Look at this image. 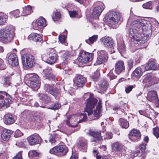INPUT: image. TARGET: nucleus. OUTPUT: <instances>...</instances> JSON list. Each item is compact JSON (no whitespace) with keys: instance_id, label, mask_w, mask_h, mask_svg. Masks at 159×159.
<instances>
[{"instance_id":"603ef678","label":"nucleus","mask_w":159,"mask_h":159,"mask_svg":"<svg viewBox=\"0 0 159 159\" xmlns=\"http://www.w3.org/2000/svg\"><path fill=\"white\" fill-rule=\"evenodd\" d=\"M23 134V133L19 130H17L15 133L14 136L15 138H18L22 136Z\"/></svg>"},{"instance_id":"f8f14e48","label":"nucleus","mask_w":159,"mask_h":159,"mask_svg":"<svg viewBox=\"0 0 159 159\" xmlns=\"http://www.w3.org/2000/svg\"><path fill=\"white\" fill-rule=\"evenodd\" d=\"M86 134L89 135L93 137L91 140V142H96L102 139V136H101L100 131L96 130L93 131L90 129Z\"/></svg>"},{"instance_id":"f03ea898","label":"nucleus","mask_w":159,"mask_h":159,"mask_svg":"<svg viewBox=\"0 0 159 159\" xmlns=\"http://www.w3.org/2000/svg\"><path fill=\"white\" fill-rule=\"evenodd\" d=\"M136 22L133 24V28L130 29L129 36L133 41L136 42L137 43L143 44L145 42V39L143 37V34H145L143 29L145 26L140 21Z\"/></svg>"},{"instance_id":"473e14b6","label":"nucleus","mask_w":159,"mask_h":159,"mask_svg":"<svg viewBox=\"0 0 159 159\" xmlns=\"http://www.w3.org/2000/svg\"><path fill=\"white\" fill-rule=\"evenodd\" d=\"M119 122L120 125L123 128L127 129L129 126V124L127 121L124 119H120Z\"/></svg>"},{"instance_id":"13d9d810","label":"nucleus","mask_w":159,"mask_h":159,"mask_svg":"<svg viewBox=\"0 0 159 159\" xmlns=\"http://www.w3.org/2000/svg\"><path fill=\"white\" fill-rule=\"evenodd\" d=\"M147 144L145 143L141 144L139 146V148L141 150L142 152L144 151L146 149V146Z\"/></svg>"},{"instance_id":"052dcab7","label":"nucleus","mask_w":159,"mask_h":159,"mask_svg":"<svg viewBox=\"0 0 159 159\" xmlns=\"http://www.w3.org/2000/svg\"><path fill=\"white\" fill-rule=\"evenodd\" d=\"M70 159H78V156L75 152H72V155Z\"/></svg>"},{"instance_id":"338daca9","label":"nucleus","mask_w":159,"mask_h":159,"mask_svg":"<svg viewBox=\"0 0 159 159\" xmlns=\"http://www.w3.org/2000/svg\"><path fill=\"white\" fill-rule=\"evenodd\" d=\"M24 141H20L18 143V146H19L20 147H22L23 146H24L25 144H24Z\"/></svg>"},{"instance_id":"e2e57ef3","label":"nucleus","mask_w":159,"mask_h":159,"mask_svg":"<svg viewBox=\"0 0 159 159\" xmlns=\"http://www.w3.org/2000/svg\"><path fill=\"white\" fill-rule=\"evenodd\" d=\"M140 151L139 150H137L135 152H132L131 153V155L133 157H135L138 156V153H140Z\"/></svg>"},{"instance_id":"774afa93","label":"nucleus","mask_w":159,"mask_h":159,"mask_svg":"<svg viewBox=\"0 0 159 159\" xmlns=\"http://www.w3.org/2000/svg\"><path fill=\"white\" fill-rule=\"evenodd\" d=\"M155 3V2L153 1V2H150V9H152V8H151L150 7H152L154 6V5Z\"/></svg>"},{"instance_id":"680f3d73","label":"nucleus","mask_w":159,"mask_h":159,"mask_svg":"<svg viewBox=\"0 0 159 159\" xmlns=\"http://www.w3.org/2000/svg\"><path fill=\"white\" fill-rule=\"evenodd\" d=\"M143 8L148 9L149 8V2H147L143 4L142 5Z\"/></svg>"},{"instance_id":"c85d7f7f","label":"nucleus","mask_w":159,"mask_h":159,"mask_svg":"<svg viewBox=\"0 0 159 159\" xmlns=\"http://www.w3.org/2000/svg\"><path fill=\"white\" fill-rule=\"evenodd\" d=\"M33 12L32 7L30 5H28L23 8L22 15L24 16H27Z\"/></svg>"},{"instance_id":"6e6d98bb","label":"nucleus","mask_w":159,"mask_h":159,"mask_svg":"<svg viewBox=\"0 0 159 159\" xmlns=\"http://www.w3.org/2000/svg\"><path fill=\"white\" fill-rule=\"evenodd\" d=\"M107 85L108 84L107 83H105L104 84L102 83V84H101V86L100 87V89L103 92L106 91L107 89Z\"/></svg>"},{"instance_id":"c756f323","label":"nucleus","mask_w":159,"mask_h":159,"mask_svg":"<svg viewBox=\"0 0 159 159\" xmlns=\"http://www.w3.org/2000/svg\"><path fill=\"white\" fill-rule=\"evenodd\" d=\"M143 83L144 86V90H147L148 91V88L149 86V75L147 74L144 76L143 80Z\"/></svg>"},{"instance_id":"49530a36","label":"nucleus","mask_w":159,"mask_h":159,"mask_svg":"<svg viewBox=\"0 0 159 159\" xmlns=\"http://www.w3.org/2000/svg\"><path fill=\"white\" fill-rule=\"evenodd\" d=\"M39 118V116L37 113H35L30 116V119L33 121L38 120Z\"/></svg>"},{"instance_id":"bf43d9fd","label":"nucleus","mask_w":159,"mask_h":159,"mask_svg":"<svg viewBox=\"0 0 159 159\" xmlns=\"http://www.w3.org/2000/svg\"><path fill=\"white\" fill-rule=\"evenodd\" d=\"M100 76V73L99 70H97L95 72L93 76V79H97Z\"/></svg>"},{"instance_id":"1a4fd4ad","label":"nucleus","mask_w":159,"mask_h":159,"mask_svg":"<svg viewBox=\"0 0 159 159\" xmlns=\"http://www.w3.org/2000/svg\"><path fill=\"white\" fill-rule=\"evenodd\" d=\"M29 80L30 85L32 89H38L40 87V82L39 77L36 74H30L29 75Z\"/></svg>"},{"instance_id":"5701e85b","label":"nucleus","mask_w":159,"mask_h":159,"mask_svg":"<svg viewBox=\"0 0 159 159\" xmlns=\"http://www.w3.org/2000/svg\"><path fill=\"white\" fill-rule=\"evenodd\" d=\"M115 71L117 74H119L125 69L124 62L119 61L116 62L115 66Z\"/></svg>"},{"instance_id":"09e8293b","label":"nucleus","mask_w":159,"mask_h":159,"mask_svg":"<svg viewBox=\"0 0 159 159\" xmlns=\"http://www.w3.org/2000/svg\"><path fill=\"white\" fill-rule=\"evenodd\" d=\"M86 142L85 141H80L79 143V147L80 148L83 149H86L87 148Z\"/></svg>"},{"instance_id":"412c9836","label":"nucleus","mask_w":159,"mask_h":159,"mask_svg":"<svg viewBox=\"0 0 159 159\" xmlns=\"http://www.w3.org/2000/svg\"><path fill=\"white\" fill-rule=\"evenodd\" d=\"M75 83L79 87H82L86 82V78L82 75L76 76L75 78Z\"/></svg>"},{"instance_id":"39448f33","label":"nucleus","mask_w":159,"mask_h":159,"mask_svg":"<svg viewBox=\"0 0 159 159\" xmlns=\"http://www.w3.org/2000/svg\"><path fill=\"white\" fill-rule=\"evenodd\" d=\"M11 98L5 92H0V110L2 111L9 107L11 103Z\"/></svg>"},{"instance_id":"864d4df0","label":"nucleus","mask_w":159,"mask_h":159,"mask_svg":"<svg viewBox=\"0 0 159 159\" xmlns=\"http://www.w3.org/2000/svg\"><path fill=\"white\" fill-rule=\"evenodd\" d=\"M134 88V86L133 85H129L125 87V91L127 93L130 92Z\"/></svg>"},{"instance_id":"7c9ffc66","label":"nucleus","mask_w":159,"mask_h":159,"mask_svg":"<svg viewBox=\"0 0 159 159\" xmlns=\"http://www.w3.org/2000/svg\"><path fill=\"white\" fill-rule=\"evenodd\" d=\"M151 20V22L150 23L151 29L152 34L157 29V25H158L159 23L157 21L152 18H151V20Z\"/></svg>"},{"instance_id":"6ab92c4d","label":"nucleus","mask_w":159,"mask_h":159,"mask_svg":"<svg viewBox=\"0 0 159 159\" xmlns=\"http://www.w3.org/2000/svg\"><path fill=\"white\" fill-rule=\"evenodd\" d=\"M12 133V131L3 128L1 130V138L4 141H8Z\"/></svg>"},{"instance_id":"2eb2a0df","label":"nucleus","mask_w":159,"mask_h":159,"mask_svg":"<svg viewBox=\"0 0 159 159\" xmlns=\"http://www.w3.org/2000/svg\"><path fill=\"white\" fill-rule=\"evenodd\" d=\"M150 102H151V105L155 107H159V101L157 93L154 90L150 91Z\"/></svg>"},{"instance_id":"69168bd1","label":"nucleus","mask_w":159,"mask_h":159,"mask_svg":"<svg viewBox=\"0 0 159 159\" xmlns=\"http://www.w3.org/2000/svg\"><path fill=\"white\" fill-rule=\"evenodd\" d=\"M97 159H108L107 157L106 156H103L101 157L99 156H97Z\"/></svg>"},{"instance_id":"bb28decb","label":"nucleus","mask_w":159,"mask_h":159,"mask_svg":"<svg viewBox=\"0 0 159 159\" xmlns=\"http://www.w3.org/2000/svg\"><path fill=\"white\" fill-rule=\"evenodd\" d=\"M112 147V149L116 151H120L125 148L124 146L118 142L114 143Z\"/></svg>"},{"instance_id":"a18cd8bd","label":"nucleus","mask_w":159,"mask_h":159,"mask_svg":"<svg viewBox=\"0 0 159 159\" xmlns=\"http://www.w3.org/2000/svg\"><path fill=\"white\" fill-rule=\"evenodd\" d=\"M134 65V61L132 59L128 60L127 62V68L129 70H130L133 67Z\"/></svg>"},{"instance_id":"6e6552de","label":"nucleus","mask_w":159,"mask_h":159,"mask_svg":"<svg viewBox=\"0 0 159 159\" xmlns=\"http://www.w3.org/2000/svg\"><path fill=\"white\" fill-rule=\"evenodd\" d=\"M108 58V54L106 51L102 50L98 51V57L94 65H98L104 63L107 61Z\"/></svg>"},{"instance_id":"8fccbe9b","label":"nucleus","mask_w":159,"mask_h":159,"mask_svg":"<svg viewBox=\"0 0 159 159\" xmlns=\"http://www.w3.org/2000/svg\"><path fill=\"white\" fill-rule=\"evenodd\" d=\"M113 70H111L109 73L107 74V76L109 77L110 80L115 79L116 77L113 73Z\"/></svg>"},{"instance_id":"0eeeda50","label":"nucleus","mask_w":159,"mask_h":159,"mask_svg":"<svg viewBox=\"0 0 159 159\" xmlns=\"http://www.w3.org/2000/svg\"><path fill=\"white\" fill-rule=\"evenodd\" d=\"M21 62L24 66L29 68L32 67L35 63L34 57L29 54L21 56Z\"/></svg>"},{"instance_id":"7ed1b4c3","label":"nucleus","mask_w":159,"mask_h":159,"mask_svg":"<svg viewBox=\"0 0 159 159\" xmlns=\"http://www.w3.org/2000/svg\"><path fill=\"white\" fill-rule=\"evenodd\" d=\"M15 28L10 25L0 30V39L3 43H8L13 39L15 35Z\"/></svg>"},{"instance_id":"a878e982","label":"nucleus","mask_w":159,"mask_h":159,"mask_svg":"<svg viewBox=\"0 0 159 159\" xmlns=\"http://www.w3.org/2000/svg\"><path fill=\"white\" fill-rule=\"evenodd\" d=\"M28 39L36 42H40L42 38L40 34L37 33H32L28 36Z\"/></svg>"},{"instance_id":"58836bf2","label":"nucleus","mask_w":159,"mask_h":159,"mask_svg":"<svg viewBox=\"0 0 159 159\" xmlns=\"http://www.w3.org/2000/svg\"><path fill=\"white\" fill-rule=\"evenodd\" d=\"M57 135L55 133H53L52 134H51L49 138V142L52 144H54L56 142V139L57 138Z\"/></svg>"},{"instance_id":"4d7b16f0","label":"nucleus","mask_w":159,"mask_h":159,"mask_svg":"<svg viewBox=\"0 0 159 159\" xmlns=\"http://www.w3.org/2000/svg\"><path fill=\"white\" fill-rule=\"evenodd\" d=\"M21 152H20L12 158V159H23L22 156Z\"/></svg>"},{"instance_id":"f3484780","label":"nucleus","mask_w":159,"mask_h":159,"mask_svg":"<svg viewBox=\"0 0 159 159\" xmlns=\"http://www.w3.org/2000/svg\"><path fill=\"white\" fill-rule=\"evenodd\" d=\"M100 41L105 47L111 48H113L115 44L112 39L109 37H103L100 39Z\"/></svg>"},{"instance_id":"4468645a","label":"nucleus","mask_w":159,"mask_h":159,"mask_svg":"<svg viewBox=\"0 0 159 159\" xmlns=\"http://www.w3.org/2000/svg\"><path fill=\"white\" fill-rule=\"evenodd\" d=\"M141 137L140 132L139 130L135 129H132L129 135V139L133 142L139 141L140 140Z\"/></svg>"},{"instance_id":"20e7f679","label":"nucleus","mask_w":159,"mask_h":159,"mask_svg":"<svg viewBox=\"0 0 159 159\" xmlns=\"http://www.w3.org/2000/svg\"><path fill=\"white\" fill-rule=\"evenodd\" d=\"M120 19L119 13L113 11H109L106 14L105 19L106 22L113 28H116Z\"/></svg>"},{"instance_id":"f257e3e1","label":"nucleus","mask_w":159,"mask_h":159,"mask_svg":"<svg viewBox=\"0 0 159 159\" xmlns=\"http://www.w3.org/2000/svg\"><path fill=\"white\" fill-rule=\"evenodd\" d=\"M86 102V107L84 111V113L79 115L78 117H79V120L77 123H81L86 120L87 116L85 112L87 113L88 116L94 117L92 118V120L96 119L101 116V100H99L97 106V100L93 97V94H91L89 98L87 99Z\"/></svg>"},{"instance_id":"ea45409f","label":"nucleus","mask_w":159,"mask_h":159,"mask_svg":"<svg viewBox=\"0 0 159 159\" xmlns=\"http://www.w3.org/2000/svg\"><path fill=\"white\" fill-rule=\"evenodd\" d=\"M157 69V65L156 63L153 61H150V70H155Z\"/></svg>"},{"instance_id":"0e129e2a","label":"nucleus","mask_w":159,"mask_h":159,"mask_svg":"<svg viewBox=\"0 0 159 159\" xmlns=\"http://www.w3.org/2000/svg\"><path fill=\"white\" fill-rule=\"evenodd\" d=\"M32 155L34 156H37L39 155V154L36 151L33 150L30 152Z\"/></svg>"},{"instance_id":"c9c22d12","label":"nucleus","mask_w":159,"mask_h":159,"mask_svg":"<svg viewBox=\"0 0 159 159\" xmlns=\"http://www.w3.org/2000/svg\"><path fill=\"white\" fill-rule=\"evenodd\" d=\"M69 13L70 16L71 18H80L81 17L80 14L79 12L77 13L75 11H70L69 12Z\"/></svg>"},{"instance_id":"4c0bfd02","label":"nucleus","mask_w":159,"mask_h":159,"mask_svg":"<svg viewBox=\"0 0 159 159\" xmlns=\"http://www.w3.org/2000/svg\"><path fill=\"white\" fill-rule=\"evenodd\" d=\"M159 80L156 77L153 76H150V84L151 85L157 84L158 83Z\"/></svg>"},{"instance_id":"f704fd0d","label":"nucleus","mask_w":159,"mask_h":159,"mask_svg":"<svg viewBox=\"0 0 159 159\" xmlns=\"http://www.w3.org/2000/svg\"><path fill=\"white\" fill-rule=\"evenodd\" d=\"M98 38V36L97 35H93L89 38L88 39L86 40L85 42L86 43L89 44L90 43H93L96 41Z\"/></svg>"},{"instance_id":"72a5a7b5","label":"nucleus","mask_w":159,"mask_h":159,"mask_svg":"<svg viewBox=\"0 0 159 159\" xmlns=\"http://www.w3.org/2000/svg\"><path fill=\"white\" fill-rule=\"evenodd\" d=\"M118 49L121 54L125 52L126 49L124 42H121L119 44L118 43Z\"/></svg>"},{"instance_id":"4be33fe9","label":"nucleus","mask_w":159,"mask_h":159,"mask_svg":"<svg viewBox=\"0 0 159 159\" xmlns=\"http://www.w3.org/2000/svg\"><path fill=\"white\" fill-rule=\"evenodd\" d=\"M52 73L51 69L50 67H48L43 70V75L45 79L54 80L55 79V76L52 75Z\"/></svg>"},{"instance_id":"9d476101","label":"nucleus","mask_w":159,"mask_h":159,"mask_svg":"<svg viewBox=\"0 0 159 159\" xmlns=\"http://www.w3.org/2000/svg\"><path fill=\"white\" fill-rule=\"evenodd\" d=\"M93 54L84 51L80 52L78 58V61L83 63H86L93 59Z\"/></svg>"},{"instance_id":"a211bd4d","label":"nucleus","mask_w":159,"mask_h":159,"mask_svg":"<svg viewBox=\"0 0 159 159\" xmlns=\"http://www.w3.org/2000/svg\"><path fill=\"white\" fill-rule=\"evenodd\" d=\"M105 7V6L103 4L101 5L95 7L91 15L92 18L94 19L98 18Z\"/></svg>"},{"instance_id":"e433bc0d","label":"nucleus","mask_w":159,"mask_h":159,"mask_svg":"<svg viewBox=\"0 0 159 159\" xmlns=\"http://www.w3.org/2000/svg\"><path fill=\"white\" fill-rule=\"evenodd\" d=\"M2 83L3 84L4 87H8L10 84V77H4L3 80L2 81Z\"/></svg>"},{"instance_id":"2f4dec72","label":"nucleus","mask_w":159,"mask_h":159,"mask_svg":"<svg viewBox=\"0 0 159 159\" xmlns=\"http://www.w3.org/2000/svg\"><path fill=\"white\" fill-rule=\"evenodd\" d=\"M142 69L140 67L137 68L133 72V75L136 78L140 77L142 75Z\"/></svg>"},{"instance_id":"cd10ccee","label":"nucleus","mask_w":159,"mask_h":159,"mask_svg":"<svg viewBox=\"0 0 159 159\" xmlns=\"http://www.w3.org/2000/svg\"><path fill=\"white\" fill-rule=\"evenodd\" d=\"M38 96L39 99L42 100L43 103L47 104L51 101L50 98L44 94L40 93L39 94Z\"/></svg>"},{"instance_id":"3c124183","label":"nucleus","mask_w":159,"mask_h":159,"mask_svg":"<svg viewBox=\"0 0 159 159\" xmlns=\"http://www.w3.org/2000/svg\"><path fill=\"white\" fill-rule=\"evenodd\" d=\"M153 134L157 138H159V128L158 127L153 128Z\"/></svg>"},{"instance_id":"a19ab883","label":"nucleus","mask_w":159,"mask_h":159,"mask_svg":"<svg viewBox=\"0 0 159 159\" xmlns=\"http://www.w3.org/2000/svg\"><path fill=\"white\" fill-rule=\"evenodd\" d=\"M61 18V15L58 12H54L52 16V19L54 21L59 20Z\"/></svg>"},{"instance_id":"5fc2aeb1","label":"nucleus","mask_w":159,"mask_h":159,"mask_svg":"<svg viewBox=\"0 0 159 159\" xmlns=\"http://www.w3.org/2000/svg\"><path fill=\"white\" fill-rule=\"evenodd\" d=\"M66 37L65 35H63L59 36V41L62 43L63 44L65 43Z\"/></svg>"},{"instance_id":"b1692460","label":"nucleus","mask_w":159,"mask_h":159,"mask_svg":"<svg viewBox=\"0 0 159 159\" xmlns=\"http://www.w3.org/2000/svg\"><path fill=\"white\" fill-rule=\"evenodd\" d=\"M46 20L44 18L41 17L38 19L35 22L36 28L41 29L46 26Z\"/></svg>"},{"instance_id":"de8ad7c7","label":"nucleus","mask_w":159,"mask_h":159,"mask_svg":"<svg viewBox=\"0 0 159 159\" xmlns=\"http://www.w3.org/2000/svg\"><path fill=\"white\" fill-rule=\"evenodd\" d=\"M61 107L60 104L57 102L52 104L49 107V108L53 110H56L58 109Z\"/></svg>"},{"instance_id":"dca6fc26","label":"nucleus","mask_w":159,"mask_h":159,"mask_svg":"<svg viewBox=\"0 0 159 159\" xmlns=\"http://www.w3.org/2000/svg\"><path fill=\"white\" fill-rule=\"evenodd\" d=\"M27 139L29 144L30 145H34L39 143L41 141V139L39 135L34 134L28 137Z\"/></svg>"},{"instance_id":"c03bdc74","label":"nucleus","mask_w":159,"mask_h":159,"mask_svg":"<svg viewBox=\"0 0 159 159\" xmlns=\"http://www.w3.org/2000/svg\"><path fill=\"white\" fill-rule=\"evenodd\" d=\"M20 11L19 10L16 9L9 12V14L11 16L17 18L19 16Z\"/></svg>"},{"instance_id":"ddd939ff","label":"nucleus","mask_w":159,"mask_h":159,"mask_svg":"<svg viewBox=\"0 0 159 159\" xmlns=\"http://www.w3.org/2000/svg\"><path fill=\"white\" fill-rule=\"evenodd\" d=\"M58 58L57 52L53 49H51L49 51V57L46 62L50 64H52L56 62Z\"/></svg>"},{"instance_id":"79ce46f5","label":"nucleus","mask_w":159,"mask_h":159,"mask_svg":"<svg viewBox=\"0 0 159 159\" xmlns=\"http://www.w3.org/2000/svg\"><path fill=\"white\" fill-rule=\"evenodd\" d=\"M7 19V16L6 15H0V25H5Z\"/></svg>"},{"instance_id":"aec40b11","label":"nucleus","mask_w":159,"mask_h":159,"mask_svg":"<svg viewBox=\"0 0 159 159\" xmlns=\"http://www.w3.org/2000/svg\"><path fill=\"white\" fill-rule=\"evenodd\" d=\"M8 61L9 64L13 66H17L18 64L17 56L14 53L9 54L8 57Z\"/></svg>"},{"instance_id":"37998d69","label":"nucleus","mask_w":159,"mask_h":159,"mask_svg":"<svg viewBox=\"0 0 159 159\" xmlns=\"http://www.w3.org/2000/svg\"><path fill=\"white\" fill-rule=\"evenodd\" d=\"M74 117V116H68L67 117L68 120L66 121V124L68 125L73 127H75L77 126V124L74 125H70L69 122L70 121L72 122V119H73Z\"/></svg>"},{"instance_id":"423d86ee","label":"nucleus","mask_w":159,"mask_h":159,"mask_svg":"<svg viewBox=\"0 0 159 159\" xmlns=\"http://www.w3.org/2000/svg\"><path fill=\"white\" fill-rule=\"evenodd\" d=\"M68 152L67 147L66 146L62 145L54 147L49 151L50 153L58 156H65Z\"/></svg>"},{"instance_id":"9b49d317","label":"nucleus","mask_w":159,"mask_h":159,"mask_svg":"<svg viewBox=\"0 0 159 159\" xmlns=\"http://www.w3.org/2000/svg\"><path fill=\"white\" fill-rule=\"evenodd\" d=\"M44 89L46 91L54 97L59 95L60 93V89L54 86L52 84H45Z\"/></svg>"},{"instance_id":"393cba45","label":"nucleus","mask_w":159,"mask_h":159,"mask_svg":"<svg viewBox=\"0 0 159 159\" xmlns=\"http://www.w3.org/2000/svg\"><path fill=\"white\" fill-rule=\"evenodd\" d=\"M15 119L13 116L10 113L5 115L4 117V123L7 125H10L15 122Z\"/></svg>"}]
</instances>
